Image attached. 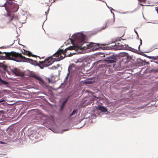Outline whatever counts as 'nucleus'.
<instances>
[{"label":"nucleus","instance_id":"obj_1","mask_svg":"<svg viewBox=\"0 0 158 158\" xmlns=\"http://www.w3.org/2000/svg\"><path fill=\"white\" fill-rule=\"evenodd\" d=\"M74 46H70L66 48L64 50L59 49L52 56L46 58L44 61H40L39 63H37L36 65L38 66L41 69L44 67L48 66L52 64L55 61H59L63 59L65 56H68L71 54H69L67 51L76 49Z\"/></svg>","mask_w":158,"mask_h":158},{"label":"nucleus","instance_id":"obj_2","mask_svg":"<svg viewBox=\"0 0 158 158\" xmlns=\"http://www.w3.org/2000/svg\"><path fill=\"white\" fill-rule=\"evenodd\" d=\"M74 36L76 42L78 44V47L82 48L84 50L91 49L94 50H97L100 45H104L99 44L93 43H89L84 42L85 36L82 34H79L74 35Z\"/></svg>","mask_w":158,"mask_h":158},{"label":"nucleus","instance_id":"obj_3","mask_svg":"<svg viewBox=\"0 0 158 158\" xmlns=\"http://www.w3.org/2000/svg\"><path fill=\"white\" fill-rule=\"evenodd\" d=\"M5 55L4 56L5 58L9 60H14L17 62H28L31 63L33 60L27 58L23 56L21 53L15 52H3Z\"/></svg>","mask_w":158,"mask_h":158},{"label":"nucleus","instance_id":"obj_4","mask_svg":"<svg viewBox=\"0 0 158 158\" xmlns=\"http://www.w3.org/2000/svg\"><path fill=\"white\" fill-rule=\"evenodd\" d=\"M125 40H119L118 41V46L116 48L118 49V50L122 49H127L131 50L132 48L131 47H129L128 45L124 43Z\"/></svg>","mask_w":158,"mask_h":158},{"label":"nucleus","instance_id":"obj_5","mask_svg":"<svg viewBox=\"0 0 158 158\" xmlns=\"http://www.w3.org/2000/svg\"><path fill=\"white\" fill-rule=\"evenodd\" d=\"M6 13L5 15L6 16L9 17L10 21H12L13 19L18 20V17L17 16H15L13 11L11 10H6Z\"/></svg>","mask_w":158,"mask_h":158},{"label":"nucleus","instance_id":"obj_6","mask_svg":"<svg viewBox=\"0 0 158 158\" xmlns=\"http://www.w3.org/2000/svg\"><path fill=\"white\" fill-rule=\"evenodd\" d=\"M118 46V41H116L114 42L109 43V50H118L116 48Z\"/></svg>","mask_w":158,"mask_h":158},{"label":"nucleus","instance_id":"obj_7","mask_svg":"<svg viewBox=\"0 0 158 158\" xmlns=\"http://www.w3.org/2000/svg\"><path fill=\"white\" fill-rule=\"evenodd\" d=\"M14 3L11 1H7L2 6H4L5 8V10H9V9H11L13 4Z\"/></svg>","mask_w":158,"mask_h":158},{"label":"nucleus","instance_id":"obj_8","mask_svg":"<svg viewBox=\"0 0 158 158\" xmlns=\"http://www.w3.org/2000/svg\"><path fill=\"white\" fill-rule=\"evenodd\" d=\"M117 59L115 56L113 55L112 56H109V64L113 63V66L114 67V65L116 62Z\"/></svg>","mask_w":158,"mask_h":158},{"label":"nucleus","instance_id":"obj_9","mask_svg":"<svg viewBox=\"0 0 158 158\" xmlns=\"http://www.w3.org/2000/svg\"><path fill=\"white\" fill-rule=\"evenodd\" d=\"M12 72L14 73L16 76H19L21 75V73L19 70L15 68L12 70Z\"/></svg>","mask_w":158,"mask_h":158},{"label":"nucleus","instance_id":"obj_10","mask_svg":"<svg viewBox=\"0 0 158 158\" xmlns=\"http://www.w3.org/2000/svg\"><path fill=\"white\" fill-rule=\"evenodd\" d=\"M97 109L103 112H105L107 111V109L105 107L101 105H98Z\"/></svg>","mask_w":158,"mask_h":158},{"label":"nucleus","instance_id":"obj_11","mask_svg":"<svg viewBox=\"0 0 158 158\" xmlns=\"http://www.w3.org/2000/svg\"><path fill=\"white\" fill-rule=\"evenodd\" d=\"M19 8V5L17 4L14 3L11 9H14L15 10H18Z\"/></svg>","mask_w":158,"mask_h":158},{"label":"nucleus","instance_id":"obj_12","mask_svg":"<svg viewBox=\"0 0 158 158\" xmlns=\"http://www.w3.org/2000/svg\"><path fill=\"white\" fill-rule=\"evenodd\" d=\"M32 77L35 79L37 80H38L41 82L42 81V78L39 76H38L36 75H34L32 76Z\"/></svg>","mask_w":158,"mask_h":158},{"label":"nucleus","instance_id":"obj_13","mask_svg":"<svg viewBox=\"0 0 158 158\" xmlns=\"http://www.w3.org/2000/svg\"><path fill=\"white\" fill-rule=\"evenodd\" d=\"M1 84L4 85H9V83L8 82L2 80L0 78V85Z\"/></svg>","mask_w":158,"mask_h":158},{"label":"nucleus","instance_id":"obj_14","mask_svg":"<svg viewBox=\"0 0 158 158\" xmlns=\"http://www.w3.org/2000/svg\"><path fill=\"white\" fill-rule=\"evenodd\" d=\"M140 2L143 3V4H140V5L142 6H147L146 5L147 0H138Z\"/></svg>","mask_w":158,"mask_h":158},{"label":"nucleus","instance_id":"obj_15","mask_svg":"<svg viewBox=\"0 0 158 158\" xmlns=\"http://www.w3.org/2000/svg\"><path fill=\"white\" fill-rule=\"evenodd\" d=\"M70 97V96H69L62 103V105L61 107V109H62L63 107H64V106L65 105L66 103V102H67V101H68V99H69V98Z\"/></svg>","mask_w":158,"mask_h":158},{"label":"nucleus","instance_id":"obj_16","mask_svg":"<svg viewBox=\"0 0 158 158\" xmlns=\"http://www.w3.org/2000/svg\"><path fill=\"white\" fill-rule=\"evenodd\" d=\"M77 110H74L72 112V113H71L70 117H71V116L74 115L75 113H77Z\"/></svg>","mask_w":158,"mask_h":158},{"label":"nucleus","instance_id":"obj_17","mask_svg":"<svg viewBox=\"0 0 158 158\" xmlns=\"http://www.w3.org/2000/svg\"><path fill=\"white\" fill-rule=\"evenodd\" d=\"M151 58L154 60H158V56H152V57H151Z\"/></svg>","mask_w":158,"mask_h":158},{"label":"nucleus","instance_id":"obj_18","mask_svg":"<svg viewBox=\"0 0 158 158\" xmlns=\"http://www.w3.org/2000/svg\"><path fill=\"white\" fill-rule=\"evenodd\" d=\"M2 92L4 93L8 94L9 93V91L8 90H2Z\"/></svg>","mask_w":158,"mask_h":158},{"label":"nucleus","instance_id":"obj_19","mask_svg":"<svg viewBox=\"0 0 158 158\" xmlns=\"http://www.w3.org/2000/svg\"><path fill=\"white\" fill-rule=\"evenodd\" d=\"M27 55H28L29 56H35L34 55H32L31 53L29 52H28V53L27 54Z\"/></svg>","mask_w":158,"mask_h":158},{"label":"nucleus","instance_id":"obj_20","mask_svg":"<svg viewBox=\"0 0 158 158\" xmlns=\"http://www.w3.org/2000/svg\"><path fill=\"white\" fill-rule=\"evenodd\" d=\"M69 68H70V67H69V68L68 71H69V73H68V74H67V77H66V79H67V78L68 77L69 74V73H70V72L69 71Z\"/></svg>","mask_w":158,"mask_h":158},{"label":"nucleus","instance_id":"obj_21","mask_svg":"<svg viewBox=\"0 0 158 158\" xmlns=\"http://www.w3.org/2000/svg\"><path fill=\"white\" fill-rule=\"evenodd\" d=\"M99 62V61H98V62H97L95 63H94V64H93V65H94H94H96V66L98 64V62Z\"/></svg>","mask_w":158,"mask_h":158},{"label":"nucleus","instance_id":"obj_22","mask_svg":"<svg viewBox=\"0 0 158 158\" xmlns=\"http://www.w3.org/2000/svg\"><path fill=\"white\" fill-rule=\"evenodd\" d=\"M140 45H139V48L140 45H141L142 44V40L141 39H140Z\"/></svg>","mask_w":158,"mask_h":158},{"label":"nucleus","instance_id":"obj_23","mask_svg":"<svg viewBox=\"0 0 158 158\" xmlns=\"http://www.w3.org/2000/svg\"><path fill=\"white\" fill-rule=\"evenodd\" d=\"M4 101V99L3 98H2L0 100V102H2Z\"/></svg>","mask_w":158,"mask_h":158},{"label":"nucleus","instance_id":"obj_24","mask_svg":"<svg viewBox=\"0 0 158 158\" xmlns=\"http://www.w3.org/2000/svg\"><path fill=\"white\" fill-rule=\"evenodd\" d=\"M109 9H110V10H114L111 7H109Z\"/></svg>","mask_w":158,"mask_h":158},{"label":"nucleus","instance_id":"obj_25","mask_svg":"<svg viewBox=\"0 0 158 158\" xmlns=\"http://www.w3.org/2000/svg\"><path fill=\"white\" fill-rule=\"evenodd\" d=\"M48 80L49 83H50L51 81H50V79L48 78Z\"/></svg>","mask_w":158,"mask_h":158},{"label":"nucleus","instance_id":"obj_26","mask_svg":"<svg viewBox=\"0 0 158 158\" xmlns=\"http://www.w3.org/2000/svg\"><path fill=\"white\" fill-rule=\"evenodd\" d=\"M48 11H49V10H48V11H47V12H46H46H45V13H46V14H48Z\"/></svg>","mask_w":158,"mask_h":158},{"label":"nucleus","instance_id":"obj_27","mask_svg":"<svg viewBox=\"0 0 158 158\" xmlns=\"http://www.w3.org/2000/svg\"><path fill=\"white\" fill-rule=\"evenodd\" d=\"M47 5V6L48 7V10H49V6H48V5Z\"/></svg>","mask_w":158,"mask_h":158},{"label":"nucleus","instance_id":"obj_28","mask_svg":"<svg viewBox=\"0 0 158 158\" xmlns=\"http://www.w3.org/2000/svg\"><path fill=\"white\" fill-rule=\"evenodd\" d=\"M0 143L2 144V143H3V142H2L0 141Z\"/></svg>","mask_w":158,"mask_h":158},{"label":"nucleus","instance_id":"obj_29","mask_svg":"<svg viewBox=\"0 0 158 158\" xmlns=\"http://www.w3.org/2000/svg\"><path fill=\"white\" fill-rule=\"evenodd\" d=\"M2 52H0V54H2Z\"/></svg>","mask_w":158,"mask_h":158},{"label":"nucleus","instance_id":"obj_30","mask_svg":"<svg viewBox=\"0 0 158 158\" xmlns=\"http://www.w3.org/2000/svg\"><path fill=\"white\" fill-rule=\"evenodd\" d=\"M10 1H13V0H9Z\"/></svg>","mask_w":158,"mask_h":158},{"label":"nucleus","instance_id":"obj_31","mask_svg":"<svg viewBox=\"0 0 158 158\" xmlns=\"http://www.w3.org/2000/svg\"><path fill=\"white\" fill-rule=\"evenodd\" d=\"M156 10H158V9H156Z\"/></svg>","mask_w":158,"mask_h":158},{"label":"nucleus","instance_id":"obj_32","mask_svg":"<svg viewBox=\"0 0 158 158\" xmlns=\"http://www.w3.org/2000/svg\"><path fill=\"white\" fill-rule=\"evenodd\" d=\"M22 53H23V54H25V53H24L23 52H22Z\"/></svg>","mask_w":158,"mask_h":158},{"label":"nucleus","instance_id":"obj_33","mask_svg":"<svg viewBox=\"0 0 158 158\" xmlns=\"http://www.w3.org/2000/svg\"><path fill=\"white\" fill-rule=\"evenodd\" d=\"M110 11H111V12L112 13V10H111Z\"/></svg>","mask_w":158,"mask_h":158},{"label":"nucleus","instance_id":"obj_34","mask_svg":"<svg viewBox=\"0 0 158 158\" xmlns=\"http://www.w3.org/2000/svg\"><path fill=\"white\" fill-rule=\"evenodd\" d=\"M157 11V13H158V10H156Z\"/></svg>","mask_w":158,"mask_h":158},{"label":"nucleus","instance_id":"obj_35","mask_svg":"<svg viewBox=\"0 0 158 158\" xmlns=\"http://www.w3.org/2000/svg\"><path fill=\"white\" fill-rule=\"evenodd\" d=\"M136 33L137 34V32H136Z\"/></svg>","mask_w":158,"mask_h":158},{"label":"nucleus","instance_id":"obj_36","mask_svg":"<svg viewBox=\"0 0 158 158\" xmlns=\"http://www.w3.org/2000/svg\"><path fill=\"white\" fill-rule=\"evenodd\" d=\"M110 66H111V65H109V66L110 67Z\"/></svg>","mask_w":158,"mask_h":158},{"label":"nucleus","instance_id":"obj_37","mask_svg":"<svg viewBox=\"0 0 158 158\" xmlns=\"http://www.w3.org/2000/svg\"><path fill=\"white\" fill-rule=\"evenodd\" d=\"M1 111H0V112H1Z\"/></svg>","mask_w":158,"mask_h":158}]
</instances>
